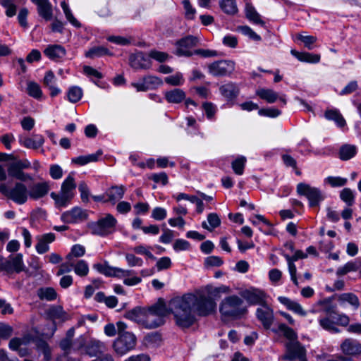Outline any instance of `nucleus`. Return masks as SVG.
Here are the masks:
<instances>
[{"mask_svg":"<svg viewBox=\"0 0 361 361\" xmlns=\"http://www.w3.org/2000/svg\"><path fill=\"white\" fill-rule=\"evenodd\" d=\"M205 289L207 295L204 293L197 295L188 293L170 301L169 309L178 326L188 328L192 326L195 321V312L201 317L214 314L217 305L212 297L219 298L221 294H228L231 291V288L226 285L217 287L207 286Z\"/></svg>","mask_w":361,"mask_h":361,"instance_id":"nucleus-1","label":"nucleus"},{"mask_svg":"<svg viewBox=\"0 0 361 361\" xmlns=\"http://www.w3.org/2000/svg\"><path fill=\"white\" fill-rule=\"evenodd\" d=\"M221 320L229 322L240 320L248 313V308L244 300L236 294L225 296L219 304Z\"/></svg>","mask_w":361,"mask_h":361,"instance_id":"nucleus-2","label":"nucleus"},{"mask_svg":"<svg viewBox=\"0 0 361 361\" xmlns=\"http://www.w3.org/2000/svg\"><path fill=\"white\" fill-rule=\"evenodd\" d=\"M0 192L19 205L25 204L28 200V188L23 181L16 182L11 188L2 183L0 184Z\"/></svg>","mask_w":361,"mask_h":361,"instance_id":"nucleus-3","label":"nucleus"},{"mask_svg":"<svg viewBox=\"0 0 361 361\" xmlns=\"http://www.w3.org/2000/svg\"><path fill=\"white\" fill-rule=\"evenodd\" d=\"M116 218L110 214H106L97 221L90 223L89 228L92 234L104 237L116 231Z\"/></svg>","mask_w":361,"mask_h":361,"instance_id":"nucleus-4","label":"nucleus"},{"mask_svg":"<svg viewBox=\"0 0 361 361\" xmlns=\"http://www.w3.org/2000/svg\"><path fill=\"white\" fill-rule=\"evenodd\" d=\"M296 191L299 195L305 196L308 200L310 207L319 205L324 200V195L319 188L305 183H298Z\"/></svg>","mask_w":361,"mask_h":361,"instance_id":"nucleus-5","label":"nucleus"},{"mask_svg":"<svg viewBox=\"0 0 361 361\" xmlns=\"http://www.w3.org/2000/svg\"><path fill=\"white\" fill-rule=\"evenodd\" d=\"M23 255L20 253L10 255L8 258L0 257V271H5L8 274L13 273L19 274L25 271Z\"/></svg>","mask_w":361,"mask_h":361,"instance_id":"nucleus-6","label":"nucleus"},{"mask_svg":"<svg viewBox=\"0 0 361 361\" xmlns=\"http://www.w3.org/2000/svg\"><path fill=\"white\" fill-rule=\"evenodd\" d=\"M136 345V337L130 332H126L118 336L113 343V348L115 353L123 356L133 350Z\"/></svg>","mask_w":361,"mask_h":361,"instance_id":"nucleus-7","label":"nucleus"},{"mask_svg":"<svg viewBox=\"0 0 361 361\" xmlns=\"http://www.w3.org/2000/svg\"><path fill=\"white\" fill-rule=\"evenodd\" d=\"M241 298L249 305H258L259 307L267 302L269 295L260 288L250 287L241 292Z\"/></svg>","mask_w":361,"mask_h":361,"instance_id":"nucleus-8","label":"nucleus"},{"mask_svg":"<svg viewBox=\"0 0 361 361\" xmlns=\"http://www.w3.org/2000/svg\"><path fill=\"white\" fill-rule=\"evenodd\" d=\"M235 70V63L231 60H219L208 65V72L215 77L227 76Z\"/></svg>","mask_w":361,"mask_h":361,"instance_id":"nucleus-9","label":"nucleus"},{"mask_svg":"<svg viewBox=\"0 0 361 361\" xmlns=\"http://www.w3.org/2000/svg\"><path fill=\"white\" fill-rule=\"evenodd\" d=\"M286 353L283 355L284 360L292 361L298 359L300 361H307L306 359V350L297 340L287 342L286 343Z\"/></svg>","mask_w":361,"mask_h":361,"instance_id":"nucleus-10","label":"nucleus"},{"mask_svg":"<svg viewBox=\"0 0 361 361\" xmlns=\"http://www.w3.org/2000/svg\"><path fill=\"white\" fill-rule=\"evenodd\" d=\"M163 85L162 80L154 75H147L140 78L137 82L131 83V86L136 89L137 92H146L154 90Z\"/></svg>","mask_w":361,"mask_h":361,"instance_id":"nucleus-11","label":"nucleus"},{"mask_svg":"<svg viewBox=\"0 0 361 361\" xmlns=\"http://www.w3.org/2000/svg\"><path fill=\"white\" fill-rule=\"evenodd\" d=\"M197 43L198 39L191 35L180 39L176 43V55L178 56H190L193 55L194 51H192L190 49L197 46Z\"/></svg>","mask_w":361,"mask_h":361,"instance_id":"nucleus-12","label":"nucleus"},{"mask_svg":"<svg viewBox=\"0 0 361 361\" xmlns=\"http://www.w3.org/2000/svg\"><path fill=\"white\" fill-rule=\"evenodd\" d=\"M88 217L87 212L82 208L75 207L71 210L63 212L61 220L65 224H79L85 221Z\"/></svg>","mask_w":361,"mask_h":361,"instance_id":"nucleus-13","label":"nucleus"},{"mask_svg":"<svg viewBox=\"0 0 361 361\" xmlns=\"http://www.w3.org/2000/svg\"><path fill=\"white\" fill-rule=\"evenodd\" d=\"M255 316L265 329H269L273 324L274 319V310L268 304V302L257 308Z\"/></svg>","mask_w":361,"mask_h":361,"instance_id":"nucleus-14","label":"nucleus"},{"mask_svg":"<svg viewBox=\"0 0 361 361\" xmlns=\"http://www.w3.org/2000/svg\"><path fill=\"white\" fill-rule=\"evenodd\" d=\"M85 341L83 336H78L74 341L68 338H63L59 343V347L63 351L64 354L68 355L73 352L82 351Z\"/></svg>","mask_w":361,"mask_h":361,"instance_id":"nucleus-15","label":"nucleus"},{"mask_svg":"<svg viewBox=\"0 0 361 361\" xmlns=\"http://www.w3.org/2000/svg\"><path fill=\"white\" fill-rule=\"evenodd\" d=\"M293 256L284 254L283 257L287 261L288 271L290 275V279L295 286H298V281L297 278V269L294 262L299 259H305L307 257V254L305 253L302 250H296L293 252Z\"/></svg>","mask_w":361,"mask_h":361,"instance_id":"nucleus-16","label":"nucleus"},{"mask_svg":"<svg viewBox=\"0 0 361 361\" xmlns=\"http://www.w3.org/2000/svg\"><path fill=\"white\" fill-rule=\"evenodd\" d=\"M256 95L260 99L266 101L267 103L272 104L279 100L282 103V106L286 104V98L285 94H279L272 89L259 88L256 90Z\"/></svg>","mask_w":361,"mask_h":361,"instance_id":"nucleus-17","label":"nucleus"},{"mask_svg":"<svg viewBox=\"0 0 361 361\" xmlns=\"http://www.w3.org/2000/svg\"><path fill=\"white\" fill-rule=\"evenodd\" d=\"M82 336L85 343L82 350H84L85 354L90 357H94L103 352L105 348L104 343L94 338H87L85 335Z\"/></svg>","mask_w":361,"mask_h":361,"instance_id":"nucleus-18","label":"nucleus"},{"mask_svg":"<svg viewBox=\"0 0 361 361\" xmlns=\"http://www.w3.org/2000/svg\"><path fill=\"white\" fill-rule=\"evenodd\" d=\"M49 190V185L46 181L34 183L28 188V199H41L48 194Z\"/></svg>","mask_w":361,"mask_h":361,"instance_id":"nucleus-19","label":"nucleus"},{"mask_svg":"<svg viewBox=\"0 0 361 361\" xmlns=\"http://www.w3.org/2000/svg\"><path fill=\"white\" fill-rule=\"evenodd\" d=\"M340 348L343 355L347 356H355L361 353V343L356 339L345 338L341 343Z\"/></svg>","mask_w":361,"mask_h":361,"instance_id":"nucleus-20","label":"nucleus"},{"mask_svg":"<svg viewBox=\"0 0 361 361\" xmlns=\"http://www.w3.org/2000/svg\"><path fill=\"white\" fill-rule=\"evenodd\" d=\"M56 239L54 233H47L37 235L36 240L37 241L35 249L38 254L42 255L49 250V244L53 243Z\"/></svg>","mask_w":361,"mask_h":361,"instance_id":"nucleus-21","label":"nucleus"},{"mask_svg":"<svg viewBox=\"0 0 361 361\" xmlns=\"http://www.w3.org/2000/svg\"><path fill=\"white\" fill-rule=\"evenodd\" d=\"M130 66L134 69H148L151 63L148 58L143 52H137L131 54L129 58Z\"/></svg>","mask_w":361,"mask_h":361,"instance_id":"nucleus-22","label":"nucleus"},{"mask_svg":"<svg viewBox=\"0 0 361 361\" xmlns=\"http://www.w3.org/2000/svg\"><path fill=\"white\" fill-rule=\"evenodd\" d=\"M126 188L123 185H113L105 191L108 202L115 204L121 200L125 194Z\"/></svg>","mask_w":361,"mask_h":361,"instance_id":"nucleus-23","label":"nucleus"},{"mask_svg":"<svg viewBox=\"0 0 361 361\" xmlns=\"http://www.w3.org/2000/svg\"><path fill=\"white\" fill-rule=\"evenodd\" d=\"M37 7L38 14L44 20H50L52 18V6L49 0H31Z\"/></svg>","mask_w":361,"mask_h":361,"instance_id":"nucleus-24","label":"nucleus"},{"mask_svg":"<svg viewBox=\"0 0 361 361\" xmlns=\"http://www.w3.org/2000/svg\"><path fill=\"white\" fill-rule=\"evenodd\" d=\"M7 170L9 176L20 181L32 180L33 179L30 174L25 173L22 169H20L16 161L11 163L8 165Z\"/></svg>","mask_w":361,"mask_h":361,"instance_id":"nucleus-25","label":"nucleus"},{"mask_svg":"<svg viewBox=\"0 0 361 361\" xmlns=\"http://www.w3.org/2000/svg\"><path fill=\"white\" fill-rule=\"evenodd\" d=\"M278 300L280 303L286 307V308L294 312L295 314H299L302 317L307 315L306 311H305L302 305L295 300H293L287 297L279 296Z\"/></svg>","mask_w":361,"mask_h":361,"instance_id":"nucleus-26","label":"nucleus"},{"mask_svg":"<svg viewBox=\"0 0 361 361\" xmlns=\"http://www.w3.org/2000/svg\"><path fill=\"white\" fill-rule=\"evenodd\" d=\"M164 323V319L158 317L149 310H145V319L143 322V326L146 329H155Z\"/></svg>","mask_w":361,"mask_h":361,"instance_id":"nucleus-27","label":"nucleus"},{"mask_svg":"<svg viewBox=\"0 0 361 361\" xmlns=\"http://www.w3.org/2000/svg\"><path fill=\"white\" fill-rule=\"evenodd\" d=\"M44 54L51 60L58 61L63 59L66 54L63 47L59 44L49 45L44 51Z\"/></svg>","mask_w":361,"mask_h":361,"instance_id":"nucleus-28","label":"nucleus"},{"mask_svg":"<svg viewBox=\"0 0 361 361\" xmlns=\"http://www.w3.org/2000/svg\"><path fill=\"white\" fill-rule=\"evenodd\" d=\"M337 300L341 306H345L348 304L353 306L355 309H357L360 306V300L356 295L352 293H345L337 295Z\"/></svg>","mask_w":361,"mask_h":361,"instance_id":"nucleus-29","label":"nucleus"},{"mask_svg":"<svg viewBox=\"0 0 361 361\" xmlns=\"http://www.w3.org/2000/svg\"><path fill=\"white\" fill-rule=\"evenodd\" d=\"M324 117L329 121H333L340 128H343L346 126L345 118L341 114L340 111L337 109H329L326 110Z\"/></svg>","mask_w":361,"mask_h":361,"instance_id":"nucleus-30","label":"nucleus"},{"mask_svg":"<svg viewBox=\"0 0 361 361\" xmlns=\"http://www.w3.org/2000/svg\"><path fill=\"white\" fill-rule=\"evenodd\" d=\"M290 54L298 61L309 63H317L320 61L321 59L319 54L309 52H300L295 49H291Z\"/></svg>","mask_w":361,"mask_h":361,"instance_id":"nucleus-31","label":"nucleus"},{"mask_svg":"<svg viewBox=\"0 0 361 361\" xmlns=\"http://www.w3.org/2000/svg\"><path fill=\"white\" fill-rule=\"evenodd\" d=\"M166 100L171 104H180L183 102L186 97L185 92L178 88H176L164 93Z\"/></svg>","mask_w":361,"mask_h":361,"instance_id":"nucleus-32","label":"nucleus"},{"mask_svg":"<svg viewBox=\"0 0 361 361\" xmlns=\"http://www.w3.org/2000/svg\"><path fill=\"white\" fill-rule=\"evenodd\" d=\"M76 184L71 174H69L61 184L60 192L72 199L75 195Z\"/></svg>","mask_w":361,"mask_h":361,"instance_id":"nucleus-33","label":"nucleus"},{"mask_svg":"<svg viewBox=\"0 0 361 361\" xmlns=\"http://www.w3.org/2000/svg\"><path fill=\"white\" fill-rule=\"evenodd\" d=\"M361 269V258H356L353 261L347 262L336 270V275L338 276H344L349 272L357 271Z\"/></svg>","mask_w":361,"mask_h":361,"instance_id":"nucleus-34","label":"nucleus"},{"mask_svg":"<svg viewBox=\"0 0 361 361\" xmlns=\"http://www.w3.org/2000/svg\"><path fill=\"white\" fill-rule=\"evenodd\" d=\"M219 91L222 96L230 101L238 96L239 90L234 83L230 82L221 85L219 88Z\"/></svg>","mask_w":361,"mask_h":361,"instance_id":"nucleus-35","label":"nucleus"},{"mask_svg":"<svg viewBox=\"0 0 361 361\" xmlns=\"http://www.w3.org/2000/svg\"><path fill=\"white\" fill-rule=\"evenodd\" d=\"M145 310L140 307H136L127 312L126 317L143 326Z\"/></svg>","mask_w":361,"mask_h":361,"instance_id":"nucleus-36","label":"nucleus"},{"mask_svg":"<svg viewBox=\"0 0 361 361\" xmlns=\"http://www.w3.org/2000/svg\"><path fill=\"white\" fill-rule=\"evenodd\" d=\"M219 4L222 11L227 15L234 16L238 12L236 0H219Z\"/></svg>","mask_w":361,"mask_h":361,"instance_id":"nucleus-37","label":"nucleus"},{"mask_svg":"<svg viewBox=\"0 0 361 361\" xmlns=\"http://www.w3.org/2000/svg\"><path fill=\"white\" fill-rule=\"evenodd\" d=\"M319 326L326 331L332 333H338L340 330L336 326L335 319L332 318V316L326 315L324 317H320L318 319Z\"/></svg>","mask_w":361,"mask_h":361,"instance_id":"nucleus-38","label":"nucleus"},{"mask_svg":"<svg viewBox=\"0 0 361 361\" xmlns=\"http://www.w3.org/2000/svg\"><path fill=\"white\" fill-rule=\"evenodd\" d=\"M318 305L322 307V311L326 315L332 316V318L337 313L336 306L332 303L331 298H326L319 300L317 302Z\"/></svg>","mask_w":361,"mask_h":361,"instance_id":"nucleus-39","label":"nucleus"},{"mask_svg":"<svg viewBox=\"0 0 361 361\" xmlns=\"http://www.w3.org/2000/svg\"><path fill=\"white\" fill-rule=\"evenodd\" d=\"M245 15L247 18L252 23L264 26L265 23L262 20L261 16L257 13L255 7L251 4H246Z\"/></svg>","mask_w":361,"mask_h":361,"instance_id":"nucleus-40","label":"nucleus"},{"mask_svg":"<svg viewBox=\"0 0 361 361\" xmlns=\"http://www.w3.org/2000/svg\"><path fill=\"white\" fill-rule=\"evenodd\" d=\"M94 300L97 302H103L109 308H114L118 305V299L114 295L106 296L103 292H98L94 296Z\"/></svg>","mask_w":361,"mask_h":361,"instance_id":"nucleus-41","label":"nucleus"},{"mask_svg":"<svg viewBox=\"0 0 361 361\" xmlns=\"http://www.w3.org/2000/svg\"><path fill=\"white\" fill-rule=\"evenodd\" d=\"M102 154V152L101 150H98L94 154L75 157L72 159V163L83 166L90 162L97 161Z\"/></svg>","mask_w":361,"mask_h":361,"instance_id":"nucleus-42","label":"nucleus"},{"mask_svg":"<svg viewBox=\"0 0 361 361\" xmlns=\"http://www.w3.org/2000/svg\"><path fill=\"white\" fill-rule=\"evenodd\" d=\"M48 315L54 320L64 322L68 319L67 313L61 306H53L48 310Z\"/></svg>","mask_w":361,"mask_h":361,"instance_id":"nucleus-43","label":"nucleus"},{"mask_svg":"<svg viewBox=\"0 0 361 361\" xmlns=\"http://www.w3.org/2000/svg\"><path fill=\"white\" fill-rule=\"evenodd\" d=\"M37 296L40 300L52 301L56 299L57 293L51 287H43L38 289Z\"/></svg>","mask_w":361,"mask_h":361,"instance_id":"nucleus-44","label":"nucleus"},{"mask_svg":"<svg viewBox=\"0 0 361 361\" xmlns=\"http://www.w3.org/2000/svg\"><path fill=\"white\" fill-rule=\"evenodd\" d=\"M357 153V147L352 145H344L339 150V157L341 160H349Z\"/></svg>","mask_w":361,"mask_h":361,"instance_id":"nucleus-45","label":"nucleus"},{"mask_svg":"<svg viewBox=\"0 0 361 361\" xmlns=\"http://www.w3.org/2000/svg\"><path fill=\"white\" fill-rule=\"evenodd\" d=\"M44 142V139L41 135H35L23 140L24 146L30 149H38L43 145Z\"/></svg>","mask_w":361,"mask_h":361,"instance_id":"nucleus-46","label":"nucleus"},{"mask_svg":"<svg viewBox=\"0 0 361 361\" xmlns=\"http://www.w3.org/2000/svg\"><path fill=\"white\" fill-rule=\"evenodd\" d=\"M275 333H283L284 337H286L289 341H295L297 340V334L294 330L285 324H279L276 329H272Z\"/></svg>","mask_w":361,"mask_h":361,"instance_id":"nucleus-47","label":"nucleus"},{"mask_svg":"<svg viewBox=\"0 0 361 361\" xmlns=\"http://www.w3.org/2000/svg\"><path fill=\"white\" fill-rule=\"evenodd\" d=\"M87 58L94 59L95 57H101L105 55H112L111 51L105 47L98 46L90 49L85 52Z\"/></svg>","mask_w":361,"mask_h":361,"instance_id":"nucleus-48","label":"nucleus"},{"mask_svg":"<svg viewBox=\"0 0 361 361\" xmlns=\"http://www.w3.org/2000/svg\"><path fill=\"white\" fill-rule=\"evenodd\" d=\"M83 95V91L79 86H71L67 91V99L71 103L79 102Z\"/></svg>","mask_w":361,"mask_h":361,"instance_id":"nucleus-49","label":"nucleus"},{"mask_svg":"<svg viewBox=\"0 0 361 361\" xmlns=\"http://www.w3.org/2000/svg\"><path fill=\"white\" fill-rule=\"evenodd\" d=\"M73 269L75 274L80 277H85L89 274L88 263L84 260H78L76 263H73Z\"/></svg>","mask_w":361,"mask_h":361,"instance_id":"nucleus-50","label":"nucleus"},{"mask_svg":"<svg viewBox=\"0 0 361 361\" xmlns=\"http://www.w3.org/2000/svg\"><path fill=\"white\" fill-rule=\"evenodd\" d=\"M51 197L55 201L56 207L58 208L66 207L70 202L71 199L64 194L59 192V193L51 192L50 194Z\"/></svg>","mask_w":361,"mask_h":361,"instance_id":"nucleus-51","label":"nucleus"},{"mask_svg":"<svg viewBox=\"0 0 361 361\" xmlns=\"http://www.w3.org/2000/svg\"><path fill=\"white\" fill-rule=\"evenodd\" d=\"M207 221L209 224V226L207 225L206 221H203L202 223V228L210 231H212L214 228L218 227L221 224V220L216 213L209 214L207 216Z\"/></svg>","mask_w":361,"mask_h":361,"instance_id":"nucleus-52","label":"nucleus"},{"mask_svg":"<svg viewBox=\"0 0 361 361\" xmlns=\"http://www.w3.org/2000/svg\"><path fill=\"white\" fill-rule=\"evenodd\" d=\"M355 192L349 188H345L340 192L341 200L348 206H352L355 203Z\"/></svg>","mask_w":361,"mask_h":361,"instance_id":"nucleus-53","label":"nucleus"},{"mask_svg":"<svg viewBox=\"0 0 361 361\" xmlns=\"http://www.w3.org/2000/svg\"><path fill=\"white\" fill-rule=\"evenodd\" d=\"M27 92L30 97L36 99H40L42 97V91L40 86L35 82L30 81L27 82Z\"/></svg>","mask_w":361,"mask_h":361,"instance_id":"nucleus-54","label":"nucleus"},{"mask_svg":"<svg viewBox=\"0 0 361 361\" xmlns=\"http://www.w3.org/2000/svg\"><path fill=\"white\" fill-rule=\"evenodd\" d=\"M93 268L99 273L108 277L112 276L113 271L114 269V267L110 266L107 262L94 264L93 265Z\"/></svg>","mask_w":361,"mask_h":361,"instance_id":"nucleus-55","label":"nucleus"},{"mask_svg":"<svg viewBox=\"0 0 361 361\" xmlns=\"http://www.w3.org/2000/svg\"><path fill=\"white\" fill-rule=\"evenodd\" d=\"M18 0H0V4L6 8V15L11 18L16 14V5Z\"/></svg>","mask_w":361,"mask_h":361,"instance_id":"nucleus-56","label":"nucleus"},{"mask_svg":"<svg viewBox=\"0 0 361 361\" xmlns=\"http://www.w3.org/2000/svg\"><path fill=\"white\" fill-rule=\"evenodd\" d=\"M164 81L172 86H180L184 84L185 79L181 73L177 72L173 75L166 77Z\"/></svg>","mask_w":361,"mask_h":361,"instance_id":"nucleus-57","label":"nucleus"},{"mask_svg":"<svg viewBox=\"0 0 361 361\" xmlns=\"http://www.w3.org/2000/svg\"><path fill=\"white\" fill-rule=\"evenodd\" d=\"M61 6L63 9V11L66 16V19L71 23L73 26L76 27H80V23L77 20V19L73 16L68 4L65 1H63L61 3Z\"/></svg>","mask_w":361,"mask_h":361,"instance_id":"nucleus-58","label":"nucleus"},{"mask_svg":"<svg viewBox=\"0 0 361 361\" xmlns=\"http://www.w3.org/2000/svg\"><path fill=\"white\" fill-rule=\"evenodd\" d=\"M246 163V158L245 157H238L231 163L232 169L235 173L237 175H242L244 171V168Z\"/></svg>","mask_w":361,"mask_h":361,"instance_id":"nucleus-59","label":"nucleus"},{"mask_svg":"<svg viewBox=\"0 0 361 361\" xmlns=\"http://www.w3.org/2000/svg\"><path fill=\"white\" fill-rule=\"evenodd\" d=\"M36 347L37 350L41 351L46 361L51 360V350L48 343L42 339H39L36 341Z\"/></svg>","mask_w":361,"mask_h":361,"instance_id":"nucleus-60","label":"nucleus"},{"mask_svg":"<svg viewBox=\"0 0 361 361\" xmlns=\"http://www.w3.org/2000/svg\"><path fill=\"white\" fill-rule=\"evenodd\" d=\"M85 253V248L83 245L80 244H75L72 246L70 253L66 256V259L71 262L73 257H82Z\"/></svg>","mask_w":361,"mask_h":361,"instance_id":"nucleus-61","label":"nucleus"},{"mask_svg":"<svg viewBox=\"0 0 361 361\" xmlns=\"http://www.w3.org/2000/svg\"><path fill=\"white\" fill-rule=\"evenodd\" d=\"M297 39L300 40L309 50L314 49V44L317 40V38L313 35H305L302 33L298 34Z\"/></svg>","mask_w":361,"mask_h":361,"instance_id":"nucleus-62","label":"nucleus"},{"mask_svg":"<svg viewBox=\"0 0 361 361\" xmlns=\"http://www.w3.org/2000/svg\"><path fill=\"white\" fill-rule=\"evenodd\" d=\"M347 181V178L340 176H328L324 179V183L329 184L333 188L343 186Z\"/></svg>","mask_w":361,"mask_h":361,"instance_id":"nucleus-63","label":"nucleus"},{"mask_svg":"<svg viewBox=\"0 0 361 361\" xmlns=\"http://www.w3.org/2000/svg\"><path fill=\"white\" fill-rule=\"evenodd\" d=\"M202 109L205 112L207 119L213 120L217 110L216 105L212 102H204L202 104Z\"/></svg>","mask_w":361,"mask_h":361,"instance_id":"nucleus-64","label":"nucleus"}]
</instances>
